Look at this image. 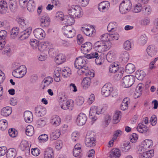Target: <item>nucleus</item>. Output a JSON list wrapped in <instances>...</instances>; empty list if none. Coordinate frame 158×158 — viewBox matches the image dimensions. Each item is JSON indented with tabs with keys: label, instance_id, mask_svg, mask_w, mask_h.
<instances>
[{
	"label": "nucleus",
	"instance_id": "1",
	"mask_svg": "<svg viewBox=\"0 0 158 158\" xmlns=\"http://www.w3.org/2000/svg\"><path fill=\"white\" fill-rule=\"evenodd\" d=\"M111 47L110 44H107L101 41H97L93 46L94 50L99 52L106 51L110 49Z\"/></svg>",
	"mask_w": 158,
	"mask_h": 158
},
{
	"label": "nucleus",
	"instance_id": "2",
	"mask_svg": "<svg viewBox=\"0 0 158 158\" xmlns=\"http://www.w3.org/2000/svg\"><path fill=\"white\" fill-rule=\"evenodd\" d=\"M68 13L70 15L74 17V15L77 18H80L83 13L82 8L78 6L73 5L71 8L68 10Z\"/></svg>",
	"mask_w": 158,
	"mask_h": 158
},
{
	"label": "nucleus",
	"instance_id": "3",
	"mask_svg": "<svg viewBox=\"0 0 158 158\" xmlns=\"http://www.w3.org/2000/svg\"><path fill=\"white\" fill-rule=\"evenodd\" d=\"M131 6L130 0H124L120 5V12L122 14H125L131 10Z\"/></svg>",
	"mask_w": 158,
	"mask_h": 158
},
{
	"label": "nucleus",
	"instance_id": "4",
	"mask_svg": "<svg viewBox=\"0 0 158 158\" xmlns=\"http://www.w3.org/2000/svg\"><path fill=\"white\" fill-rule=\"evenodd\" d=\"M27 69L24 65H22L14 70L12 74L13 76L17 78L22 77L26 73Z\"/></svg>",
	"mask_w": 158,
	"mask_h": 158
},
{
	"label": "nucleus",
	"instance_id": "5",
	"mask_svg": "<svg viewBox=\"0 0 158 158\" xmlns=\"http://www.w3.org/2000/svg\"><path fill=\"white\" fill-rule=\"evenodd\" d=\"M102 109L97 106H93L90 109L89 118L93 121H96L97 118L96 115L100 114L102 113Z\"/></svg>",
	"mask_w": 158,
	"mask_h": 158
},
{
	"label": "nucleus",
	"instance_id": "6",
	"mask_svg": "<svg viewBox=\"0 0 158 158\" xmlns=\"http://www.w3.org/2000/svg\"><path fill=\"white\" fill-rule=\"evenodd\" d=\"M135 78L131 75L127 76L124 77L122 81V85L124 88L131 87L134 83Z\"/></svg>",
	"mask_w": 158,
	"mask_h": 158
},
{
	"label": "nucleus",
	"instance_id": "7",
	"mask_svg": "<svg viewBox=\"0 0 158 158\" xmlns=\"http://www.w3.org/2000/svg\"><path fill=\"white\" fill-rule=\"evenodd\" d=\"M62 31L65 36L68 38H72L75 35V30L71 26L65 25L62 28Z\"/></svg>",
	"mask_w": 158,
	"mask_h": 158
},
{
	"label": "nucleus",
	"instance_id": "8",
	"mask_svg": "<svg viewBox=\"0 0 158 158\" xmlns=\"http://www.w3.org/2000/svg\"><path fill=\"white\" fill-rule=\"evenodd\" d=\"M153 142L151 140L146 139L143 141L139 147L138 152H143L149 150L153 145Z\"/></svg>",
	"mask_w": 158,
	"mask_h": 158
},
{
	"label": "nucleus",
	"instance_id": "9",
	"mask_svg": "<svg viewBox=\"0 0 158 158\" xmlns=\"http://www.w3.org/2000/svg\"><path fill=\"white\" fill-rule=\"evenodd\" d=\"M87 60L85 55L76 58L74 63L75 68L76 69L82 68V66L86 65Z\"/></svg>",
	"mask_w": 158,
	"mask_h": 158
},
{
	"label": "nucleus",
	"instance_id": "10",
	"mask_svg": "<svg viewBox=\"0 0 158 158\" xmlns=\"http://www.w3.org/2000/svg\"><path fill=\"white\" fill-rule=\"evenodd\" d=\"M113 91L111 85L110 83L106 84L102 88L101 92L102 94L105 97L109 96Z\"/></svg>",
	"mask_w": 158,
	"mask_h": 158
},
{
	"label": "nucleus",
	"instance_id": "11",
	"mask_svg": "<svg viewBox=\"0 0 158 158\" xmlns=\"http://www.w3.org/2000/svg\"><path fill=\"white\" fill-rule=\"evenodd\" d=\"M85 143L87 147H93L96 145V139L91 135L88 134L85 139Z\"/></svg>",
	"mask_w": 158,
	"mask_h": 158
},
{
	"label": "nucleus",
	"instance_id": "12",
	"mask_svg": "<svg viewBox=\"0 0 158 158\" xmlns=\"http://www.w3.org/2000/svg\"><path fill=\"white\" fill-rule=\"evenodd\" d=\"M40 26L43 28L48 27L50 23L49 18L47 15H44L40 16Z\"/></svg>",
	"mask_w": 158,
	"mask_h": 158
},
{
	"label": "nucleus",
	"instance_id": "13",
	"mask_svg": "<svg viewBox=\"0 0 158 158\" xmlns=\"http://www.w3.org/2000/svg\"><path fill=\"white\" fill-rule=\"evenodd\" d=\"M31 28L29 27L21 32L19 35V40H23L27 39L31 34Z\"/></svg>",
	"mask_w": 158,
	"mask_h": 158
},
{
	"label": "nucleus",
	"instance_id": "14",
	"mask_svg": "<svg viewBox=\"0 0 158 158\" xmlns=\"http://www.w3.org/2000/svg\"><path fill=\"white\" fill-rule=\"evenodd\" d=\"M34 34L35 37L39 40H42L45 37L44 31L41 28H37L34 30Z\"/></svg>",
	"mask_w": 158,
	"mask_h": 158
},
{
	"label": "nucleus",
	"instance_id": "15",
	"mask_svg": "<svg viewBox=\"0 0 158 158\" xmlns=\"http://www.w3.org/2000/svg\"><path fill=\"white\" fill-rule=\"evenodd\" d=\"M87 119V117L85 114L80 113L77 119L76 122L77 124L80 126L83 125L86 123Z\"/></svg>",
	"mask_w": 158,
	"mask_h": 158
},
{
	"label": "nucleus",
	"instance_id": "16",
	"mask_svg": "<svg viewBox=\"0 0 158 158\" xmlns=\"http://www.w3.org/2000/svg\"><path fill=\"white\" fill-rule=\"evenodd\" d=\"M53 81V78L50 77H48L45 78L40 85V88L43 90L46 88Z\"/></svg>",
	"mask_w": 158,
	"mask_h": 158
},
{
	"label": "nucleus",
	"instance_id": "17",
	"mask_svg": "<svg viewBox=\"0 0 158 158\" xmlns=\"http://www.w3.org/2000/svg\"><path fill=\"white\" fill-rule=\"evenodd\" d=\"M92 44L90 42H86L82 45L81 50L82 53L86 55V53L92 49Z\"/></svg>",
	"mask_w": 158,
	"mask_h": 158
},
{
	"label": "nucleus",
	"instance_id": "18",
	"mask_svg": "<svg viewBox=\"0 0 158 158\" xmlns=\"http://www.w3.org/2000/svg\"><path fill=\"white\" fill-rule=\"evenodd\" d=\"M121 69L123 68L122 67H119V63L114 62L109 66V70L110 73H115L120 71V69Z\"/></svg>",
	"mask_w": 158,
	"mask_h": 158
},
{
	"label": "nucleus",
	"instance_id": "19",
	"mask_svg": "<svg viewBox=\"0 0 158 158\" xmlns=\"http://www.w3.org/2000/svg\"><path fill=\"white\" fill-rule=\"evenodd\" d=\"M98 9L101 12L107 11L110 7V3L107 1H105L100 3L98 5Z\"/></svg>",
	"mask_w": 158,
	"mask_h": 158
},
{
	"label": "nucleus",
	"instance_id": "20",
	"mask_svg": "<svg viewBox=\"0 0 158 158\" xmlns=\"http://www.w3.org/2000/svg\"><path fill=\"white\" fill-rule=\"evenodd\" d=\"M35 110L36 115L39 117L44 116L46 113V108L41 106L36 107Z\"/></svg>",
	"mask_w": 158,
	"mask_h": 158
},
{
	"label": "nucleus",
	"instance_id": "21",
	"mask_svg": "<svg viewBox=\"0 0 158 158\" xmlns=\"http://www.w3.org/2000/svg\"><path fill=\"white\" fill-rule=\"evenodd\" d=\"M8 11L7 2L4 0H0V13L5 14L8 12Z\"/></svg>",
	"mask_w": 158,
	"mask_h": 158
},
{
	"label": "nucleus",
	"instance_id": "22",
	"mask_svg": "<svg viewBox=\"0 0 158 158\" xmlns=\"http://www.w3.org/2000/svg\"><path fill=\"white\" fill-rule=\"evenodd\" d=\"M139 153L142 154L141 158H151L154 156V151L153 150H148L143 152H138Z\"/></svg>",
	"mask_w": 158,
	"mask_h": 158
},
{
	"label": "nucleus",
	"instance_id": "23",
	"mask_svg": "<svg viewBox=\"0 0 158 158\" xmlns=\"http://www.w3.org/2000/svg\"><path fill=\"white\" fill-rule=\"evenodd\" d=\"M75 22V20L74 19V17L72 16L69 17L65 16L63 22V23L65 24H67V25L69 26H71V25L73 24Z\"/></svg>",
	"mask_w": 158,
	"mask_h": 158
},
{
	"label": "nucleus",
	"instance_id": "24",
	"mask_svg": "<svg viewBox=\"0 0 158 158\" xmlns=\"http://www.w3.org/2000/svg\"><path fill=\"white\" fill-rule=\"evenodd\" d=\"M81 30L87 36L93 37L95 34V31L92 29H90L85 27H82Z\"/></svg>",
	"mask_w": 158,
	"mask_h": 158
},
{
	"label": "nucleus",
	"instance_id": "25",
	"mask_svg": "<svg viewBox=\"0 0 158 158\" xmlns=\"http://www.w3.org/2000/svg\"><path fill=\"white\" fill-rule=\"evenodd\" d=\"M24 117L26 122L30 123L33 120V115L32 113L29 111H25L24 113Z\"/></svg>",
	"mask_w": 158,
	"mask_h": 158
},
{
	"label": "nucleus",
	"instance_id": "26",
	"mask_svg": "<svg viewBox=\"0 0 158 158\" xmlns=\"http://www.w3.org/2000/svg\"><path fill=\"white\" fill-rule=\"evenodd\" d=\"M54 157V153L53 149L51 148H47L44 152V158H53Z\"/></svg>",
	"mask_w": 158,
	"mask_h": 158
},
{
	"label": "nucleus",
	"instance_id": "27",
	"mask_svg": "<svg viewBox=\"0 0 158 158\" xmlns=\"http://www.w3.org/2000/svg\"><path fill=\"white\" fill-rule=\"evenodd\" d=\"M16 155V151L14 148H10L7 150L6 153L7 158H15Z\"/></svg>",
	"mask_w": 158,
	"mask_h": 158
},
{
	"label": "nucleus",
	"instance_id": "28",
	"mask_svg": "<svg viewBox=\"0 0 158 158\" xmlns=\"http://www.w3.org/2000/svg\"><path fill=\"white\" fill-rule=\"evenodd\" d=\"M147 52L149 56L152 57L156 55V50L155 46L150 45L147 48Z\"/></svg>",
	"mask_w": 158,
	"mask_h": 158
},
{
	"label": "nucleus",
	"instance_id": "29",
	"mask_svg": "<svg viewBox=\"0 0 158 158\" xmlns=\"http://www.w3.org/2000/svg\"><path fill=\"white\" fill-rule=\"evenodd\" d=\"M30 146L31 145L26 140H22L20 144L21 149L23 151L26 150L29 152Z\"/></svg>",
	"mask_w": 158,
	"mask_h": 158
},
{
	"label": "nucleus",
	"instance_id": "30",
	"mask_svg": "<svg viewBox=\"0 0 158 158\" xmlns=\"http://www.w3.org/2000/svg\"><path fill=\"white\" fill-rule=\"evenodd\" d=\"M65 61V56L62 54H59L55 58V61L58 64H60L64 62Z\"/></svg>",
	"mask_w": 158,
	"mask_h": 158
},
{
	"label": "nucleus",
	"instance_id": "31",
	"mask_svg": "<svg viewBox=\"0 0 158 158\" xmlns=\"http://www.w3.org/2000/svg\"><path fill=\"white\" fill-rule=\"evenodd\" d=\"M120 156V151L117 148L113 149L110 154V156L111 158H119Z\"/></svg>",
	"mask_w": 158,
	"mask_h": 158
},
{
	"label": "nucleus",
	"instance_id": "32",
	"mask_svg": "<svg viewBox=\"0 0 158 158\" xmlns=\"http://www.w3.org/2000/svg\"><path fill=\"white\" fill-rule=\"evenodd\" d=\"M130 103V99L128 97L125 98L121 104V110H125L128 108V105Z\"/></svg>",
	"mask_w": 158,
	"mask_h": 158
},
{
	"label": "nucleus",
	"instance_id": "33",
	"mask_svg": "<svg viewBox=\"0 0 158 158\" xmlns=\"http://www.w3.org/2000/svg\"><path fill=\"white\" fill-rule=\"evenodd\" d=\"M11 108L9 106H6L3 108L1 111L2 115L4 116H7L11 113Z\"/></svg>",
	"mask_w": 158,
	"mask_h": 158
},
{
	"label": "nucleus",
	"instance_id": "34",
	"mask_svg": "<svg viewBox=\"0 0 158 158\" xmlns=\"http://www.w3.org/2000/svg\"><path fill=\"white\" fill-rule=\"evenodd\" d=\"M51 123L55 126H58L60 123V119L59 116L55 115L52 116L50 121Z\"/></svg>",
	"mask_w": 158,
	"mask_h": 158
},
{
	"label": "nucleus",
	"instance_id": "35",
	"mask_svg": "<svg viewBox=\"0 0 158 158\" xmlns=\"http://www.w3.org/2000/svg\"><path fill=\"white\" fill-rule=\"evenodd\" d=\"M61 72L60 68L59 67L56 68L54 71V79L57 82H58L60 81V73Z\"/></svg>",
	"mask_w": 158,
	"mask_h": 158
},
{
	"label": "nucleus",
	"instance_id": "36",
	"mask_svg": "<svg viewBox=\"0 0 158 158\" xmlns=\"http://www.w3.org/2000/svg\"><path fill=\"white\" fill-rule=\"evenodd\" d=\"M60 135V132L59 130H56L53 131L50 134V139L52 140L57 139Z\"/></svg>",
	"mask_w": 158,
	"mask_h": 158
},
{
	"label": "nucleus",
	"instance_id": "37",
	"mask_svg": "<svg viewBox=\"0 0 158 158\" xmlns=\"http://www.w3.org/2000/svg\"><path fill=\"white\" fill-rule=\"evenodd\" d=\"M125 70L128 73H131L135 70V66L131 63L128 64L126 67Z\"/></svg>",
	"mask_w": 158,
	"mask_h": 158
},
{
	"label": "nucleus",
	"instance_id": "38",
	"mask_svg": "<svg viewBox=\"0 0 158 158\" xmlns=\"http://www.w3.org/2000/svg\"><path fill=\"white\" fill-rule=\"evenodd\" d=\"M138 131L141 133H144L147 131L148 128L143 124L140 123L137 127Z\"/></svg>",
	"mask_w": 158,
	"mask_h": 158
},
{
	"label": "nucleus",
	"instance_id": "39",
	"mask_svg": "<svg viewBox=\"0 0 158 158\" xmlns=\"http://www.w3.org/2000/svg\"><path fill=\"white\" fill-rule=\"evenodd\" d=\"M117 24L115 22L110 23L107 26V30L109 32H113L115 31L117 28Z\"/></svg>",
	"mask_w": 158,
	"mask_h": 158
},
{
	"label": "nucleus",
	"instance_id": "40",
	"mask_svg": "<svg viewBox=\"0 0 158 158\" xmlns=\"http://www.w3.org/2000/svg\"><path fill=\"white\" fill-rule=\"evenodd\" d=\"M100 39L101 40V41H103L104 43H106L107 44H110L111 45V43L110 42L109 34L106 33L102 35L101 36Z\"/></svg>",
	"mask_w": 158,
	"mask_h": 158
},
{
	"label": "nucleus",
	"instance_id": "41",
	"mask_svg": "<svg viewBox=\"0 0 158 158\" xmlns=\"http://www.w3.org/2000/svg\"><path fill=\"white\" fill-rule=\"evenodd\" d=\"M19 28L17 27H13L10 31V37L13 39H15L18 35L19 32Z\"/></svg>",
	"mask_w": 158,
	"mask_h": 158
},
{
	"label": "nucleus",
	"instance_id": "42",
	"mask_svg": "<svg viewBox=\"0 0 158 158\" xmlns=\"http://www.w3.org/2000/svg\"><path fill=\"white\" fill-rule=\"evenodd\" d=\"M38 50L40 52H44L45 51H47L48 48L46 42H43L39 44L38 47Z\"/></svg>",
	"mask_w": 158,
	"mask_h": 158
},
{
	"label": "nucleus",
	"instance_id": "43",
	"mask_svg": "<svg viewBox=\"0 0 158 158\" xmlns=\"http://www.w3.org/2000/svg\"><path fill=\"white\" fill-rule=\"evenodd\" d=\"M8 3L10 10L12 11H14L17 7L16 0H9Z\"/></svg>",
	"mask_w": 158,
	"mask_h": 158
},
{
	"label": "nucleus",
	"instance_id": "44",
	"mask_svg": "<svg viewBox=\"0 0 158 158\" xmlns=\"http://www.w3.org/2000/svg\"><path fill=\"white\" fill-rule=\"evenodd\" d=\"M27 8L30 12L33 11L35 8V3L32 0H29L27 5Z\"/></svg>",
	"mask_w": 158,
	"mask_h": 158
},
{
	"label": "nucleus",
	"instance_id": "45",
	"mask_svg": "<svg viewBox=\"0 0 158 158\" xmlns=\"http://www.w3.org/2000/svg\"><path fill=\"white\" fill-rule=\"evenodd\" d=\"M91 78L89 77H86L84 78L82 81V84L83 87L88 88L91 84Z\"/></svg>",
	"mask_w": 158,
	"mask_h": 158
},
{
	"label": "nucleus",
	"instance_id": "46",
	"mask_svg": "<svg viewBox=\"0 0 158 158\" xmlns=\"http://www.w3.org/2000/svg\"><path fill=\"white\" fill-rule=\"evenodd\" d=\"M120 58L125 62H127L129 60V55L127 51L123 52L121 54Z\"/></svg>",
	"mask_w": 158,
	"mask_h": 158
},
{
	"label": "nucleus",
	"instance_id": "47",
	"mask_svg": "<svg viewBox=\"0 0 158 158\" xmlns=\"http://www.w3.org/2000/svg\"><path fill=\"white\" fill-rule=\"evenodd\" d=\"M145 73L142 70H139L136 71L135 77L139 80H142L145 76Z\"/></svg>",
	"mask_w": 158,
	"mask_h": 158
},
{
	"label": "nucleus",
	"instance_id": "48",
	"mask_svg": "<svg viewBox=\"0 0 158 158\" xmlns=\"http://www.w3.org/2000/svg\"><path fill=\"white\" fill-rule=\"evenodd\" d=\"M34 133V128L33 126L31 125H28L26 128V134L28 136H31Z\"/></svg>",
	"mask_w": 158,
	"mask_h": 158
},
{
	"label": "nucleus",
	"instance_id": "49",
	"mask_svg": "<svg viewBox=\"0 0 158 158\" xmlns=\"http://www.w3.org/2000/svg\"><path fill=\"white\" fill-rule=\"evenodd\" d=\"M106 58L109 62H112L115 59V56L113 52L112 51H110L107 54Z\"/></svg>",
	"mask_w": 158,
	"mask_h": 158
},
{
	"label": "nucleus",
	"instance_id": "50",
	"mask_svg": "<svg viewBox=\"0 0 158 158\" xmlns=\"http://www.w3.org/2000/svg\"><path fill=\"white\" fill-rule=\"evenodd\" d=\"M131 147V143L130 142H127L125 143L121 148V150L124 152H127Z\"/></svg>",
	"mask_w": 158,
	"mask_h": 158
},
{
	"label": "nucleus",
	"instance_id": "51",
	"mask_svg": "<svg viewBox=\"0 0 158 158\" xmlns=\"http://www.w3.org/2000/svg\"><path fill=\"white\" fill-rule=\"evenodd\" d=\"M143 7L142 5L138 3L135 5L133 10V12L136 13L140 12L142 10Z\"/></svg>",
	"mask_w": 158,
	"mask_h": 158
},
{
	"label": "nucleus",
	"instance_id": "52",
	"mask_svg": "<svg viewBox=\"0 0 158 158\" xmlns=\"http://www.w3.org/2000/svg\"><path fill=\"white\" fill-rule=\"evenodd\" d=\"M7 121L4 119L0 120V129L2 131L5 130L7 127Z\"/></svg>",
	"mask_w": 158,
	"mask_h": 158
},
{
	"label": "nucleus",
	"instance_id": "53",
	"mask_svg": "<svg viewBox=\"0 0 158 158\" xmlns=\"http://www.w3.org/2000/svg\"><path fill=\"white\" fill-rule=\"evenodd\" d=\"M120 71L117 72L114 77V78L116 80H119L123 76V74L124 73V69H120Z\"/></svg>",
	"mask_w": 158,
	"mask_h": 158
},
{
	"label": "nucleus",
	"instance_id": "54",
	"mask_svg": "<svg viewBox=\"0 0 158 158\" xmlns=\"http://www.w3.org/2000/svg\"><path fill=\"white\" fill-rule=\"evenodd\" d=\"M147 40V36L145 35H143L140 36L139 39V42L140 44L143 45L146 43Z\"/></svg>",
	"mask_w": 158,
	"mask_h": 158
},
{
	"label": "nucleus",
	"instance_id": "55",
	"mask_svg": "<svg viewBox=\"0 0 158 158\" xmlns=\"http://www.w3.org/2000/svg\"><path fill=\"white\" fill-rule=\"evenodd\" d=\"M30 43L33 49H35L38 48L39 44L38 41L34 39L31 40Z\"/></svg>",
	"mask_w": 158,
	"mask_h": 158
},
{
	"label": "nucleus",
	"instance_id": "56",
	"mask_svg": "<svg viewBox=\"0 0 158 158\" xmlns=\"http://www.w3.org/2000/svg\"><path fill=\"white\" fill-rule=\"evenodd\" d=\"M62 73L63 76L64 77H67L71 74V71L69 68L66 67V69L62 70Z\"/></svg>",
	"mask_w": 158,
	"mask_h": 158
},
{
	"label": "nucleus",
	"instance_id": "57",
	"mask_svg": "<svg viewBox=\"0 0 158 158\" xmlns=\"http://www.w3.org/2000/svg\"><path fill=\"white\" fill-rule=\"evenodd\" d=\"M88 69V67L86 65L82 66V68H79L77 73L79 75L84 74L87 71Z\"/></svg>",
	"mask_w": 158,
	"mask_h": 158
},
{
	"label": "nucleus",
	"instance_id": "58",
	"mask_svg": "<svg viewBox=\"0 0 158 158\" xmlns=\"http://www.w3.org/2000/svg\"><path fill=\"white\" fill-rule=\"evenodd\" d=\"M17 21L21 27L23 28L26 27V24L25 23L24 19L19 18L17 19Z\"/></svg>",
	"mask_w": 158,
	"mask_h": 158
},
{
	"label": "nucleus",
	"instance_id": "59",
	"mask_svg": "<svg viewBox=\"0 0 158 158\" xmlns=\"http://www.w3.org/2000/svg\"><path fill=\"white\" fill-rule=\"evenodd\" d=\"M67 103V106L69 108V110H72L73 109L74 103L73 101L71 100H69L66 101Z\"/></svg>",
	"mask_w": 158,
	"mask_h": 158
},
{
	"label": "nucleus",
	"instance_id": "60",
	"mask_svg": "<svg viewBox=\"0 0 158 158\" xmlns=\"http://www.w3.org/2000/svg\"><path fill=\"white\" fill-rule=\"evenodd\" d=\"M120 111H117L116 112L115 114L113 116L114 120L116 123H118L120 120L121 118V115L120 114Z\"/></svg>",
	"mask_w": 158,
	"mask_h": 158
},
{
	"label": "nucleus",
	"instance_id": "61",
	"mask_svg": "<svg viewBox=\"0 0 158 158\" xmlns=\"http://www.w3.org/2000/svg\"><path fill=\"white\" fill-rule=\"evenodd\" d=\"M86 56L88 59H94L97 58L99 56L98 54L96 52H94L89 54L86 55Z\"/></svg>",
	"mask_w": 158,
	"mask_h": 158
},
{
	"label": "nucleus",
	"instance_id": "62",
	"mask_svg": "<svg viewBox=\"0 0 158 158\" xmlns=\"http://www.w3.org/2000/svg\"><path fill=\"white\" fill-rule=\"evenodd\" d=\"M39 140L42 142H44L47 141L48 139V135L45 134H43L40 135L38 137Z\"/></svg>",
	"mask_w": 158,
	"mask_h": 158
},
{
	"label": "nucleus",
	"instance_id": "63",
	"mask_svg": "<svg viewBox=\"0 0 158 158\" xmlns=\"http://www.w3.org/2000/svg\"><path fill=\"white\" fill-rule=\"evenodd\" d=\"M8 133L10 136L13 138L15 137L17 135V131L13 128L9 129Z\"/></svg>",
	"mask_w": 158,
	"mask_h": 158
},
{
	"label": "nucleus",
	"instance_id": "64",
	"mask_svg": "<svg viewBox=\"0 0 158 158\" xmlns=\"http://www.w3.org/2000/svg\"><path fill=\"white\" fill-rule=\"evenodd\" d=\"M110 41L113 40H117L119 38V35L117 33L110 34Z\"/></svg>",
	"mask_w": 158,
	"mask_h": 158
}]
</instances>
